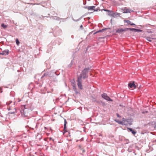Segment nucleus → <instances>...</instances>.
I'll return each mask as SVG.
<instances>
[{
	"instance_id": "412c9836",
	"label": "nucleus",
	"mask_w": 156,
	"mask_h": 156,
	"mask_svg": "<svg viewBox=\"0 0 156 156\" xmlns=\"http://www.w3.org/2000/svg\"><path fill=\"white\" fill-rule=\"evenodd\" d=\"M80 28H83V27L82 25H81L80 26Z\"/></svg>"
},
{
	"instance_id": "a211bd4d",
	"label": "nucleus",
	"mask_w": 156,
	"mask_h": 156,
	"mask_svg": "<svg viewBox=\"0 0 156 156\" xmlns=\"http://www.w3.org/2000/svg\"><path fill=\"white\" fill-rule=\"evenodd\" d=\"M117 116L118 117H120V116L118 114H117Z\"/></svg>"
},
{
	"instance_id": "4468645a",
	"label": "nucleus",
	"mask_w": 156,
	"mask_h": 156,
	"mask_svg": "<svg viewBox=\"0 0 156 156\" xmlns=\"http://www.w3.org/2000/svg\"><path fill=\"white\" fill-rule=\"evenodd\" d=\"M16 44L18 45H19L20 42L18 39H16Z\"/></svg>"
},
{
	"instance_id": "f03ea898",
	"label": "nucleus",
	"mask_w": 156,
	"mask_h": 156,
	"mask_svg": "<svg viewBox=\"0 0 156 156\" xmlns=\"http://www.w3.org/2000/svg\"><path fill=\"white\" fill-rule=\"evenodd\" d=\"M102 97L108 101H112L113 100L110 98L107 95V94L104 93L101 95Z\"/></svg>"
},
{
	"instance_id": "ddd939ff",
	"label": "nucleus",
	"mask_w": 156,
	"mask_h": 156,
	"mask_svg": "<svg viewBox=\"0 0 156 156\" xmlns=\"http://www.w3.org/2000/svg\"><path fill=\"white\" fill-rule=\"evenodd\" d=\"M1 26L4 29H5L7 28L8 26L4 24V23H2L1 24Z\"/></svg>"
},
{
	"instance_id": "9d476101",
	"label": "nucleus",
	"mask_w": 156,
	"mask_h": 156,
	"mask_svg": "<svg viewBox=\"0 0 156 156\" xmlns=\"http://www.w3.org/2000/svg\"><path fill=\"white\" fill-rule=\"evenodd\" d=\"M124 21L126 23H127L128 24H130L131 25H135V24L133 23H132L129 20H125Z\"/></svg>"
},
{
	"instance_id": "7ed1b4c3",
	"label": "nucleus",
	"mask_w": 156,
	"mask_h": 156,
	"mask_svg": "<svg viewBox=\"0 0 156 156\" xmlns=\"http://www.w3.org/2000/svg\"><path fill=\"white\" fill-rule=\"evenodd\" d=\"M20 112L22 116L23 117H26L27 116L28 113L27 112L26 109H21L20 110Z\"/></svg>"
},
{
	"instance_id": "393cba45",
	"label": "nucleus",
	"mask_w": 156,
	"mask_h": 156,
	"mask_svg": "<svg viewBox=\"0 0 156 156\" xmlns=\"http://www.w3.org/2000/svg\"><path fill=\"white\" fill-rule=\"evenodd\" d=\"M149 41H151V40H148Z\"/></svg>"
},
{
	"instance_id": "6e6552de",
	"label": "nucleus",
	"mask_w": 156,
	"mask_h": 156,
	"mask_svg": "<svg viewBox=\"0 0 156 156\" xmlns=\"http://www.w3.org/2000/svg\"><path fill=\"white\" fill-rule=\"evenodd\" d=\"M9 51L8 50L4 51L0 54V55H6L9 54Z\"/></svg>"
},
{
	"instance_id": "20e7f679",
	"label": "nucleus",
	"mask_w": 156,
	"mask_h": 156,
	"mask_svg": "<svg viewBox=\"0 0 156 156\" xmlns=\"http://www.w3.org/2000/svg\"><path fill=\"white\" fill-rule=\"evenodd\" d=\"M77 85L80 89H82V85L81 84L82 80L81 79V78H78V80L77 81Z\"/></svg>"
},
{
	"instance_id": "1a4fd4ad",
	"label": "nucleus",
	"mask_w": 156,
	"mask_h": 156,
	"mask_svg": "<svg viewBox=\"0 0 156 156\" xmlns=\"http://www.w3.org/2000/svg\"><path fill=\"white\" fill-rule=\"evenodd\" d=\"M95 7V6H89L88 7H85V8L87 9L88 10H94V9Z\"/></svg>"
},
{
	"instance_id": "39448f33",
	"label": "nucleus",
	"mask_w": 156,
	"mask_h": 156,
	"mask_svg": "<svg viewBox=\"0 0 156 156\" xmlns=\"http://www.w3.org/2000/svg\"><path fill=\"white\" fill-rule=\"evenodd\" d=\"M128 28H125L124 29H123L122 28L118 29L116 31V33H120L122 32H125L128 30Z\"/></svg>"
},
{
	"instance_id": "f8f14e48",
	"label": "nucleus",
	"mask_w": 156,
	"mask_h": 156,
	"mask_svg": "<svg viewBox=\"0 0 156 156\" xmlns=\"http://www.w3.org/2000/svg\"><path fill=\"white\" fill-rule=\"evenodd\" d=\"M116 122L120 124H122V125H125V123H124V122H123L122 121L118 120V121H116Z\"/></svg>"
},
{
	"instance_id": "b1692460",
	"label": "nucleus",
	"mask_w": 156,
	"mask_h": 156,
	"mask_svg": "<svg viewBox=\"0 0 156 156\" xmlns=\"http://www.w3.org/2000/svg\"><path fill=\"white\" fill-rule=\"evenodd\" d=\"M99 31H97V32L95 33H98Z\"/></svg>"
},
{
	"instance_id": "423d86ee",
	"label": "nucleus",
	"mask_w": 156,
	"mask_h": 156,
	"mask_svg": "<svg viewBox=\"0 0 156 156\" xmlns=\"http://www.w3.org/2000/svg\"><path fill=\"white\" fill-rule=\"evenodd\" d=\"M128 86L130 88L133 89H134L136 87V85L134 84V82L133 81L132 83H129L128 84Z\"/></svg>"
},
{
	"instance_id": "9b49d317",
	"label": "nucleus",
	"mask_w": 156,
	"mask_h": 156,
	"mask_svg": "<svg viewBox=\"0 0 156 156\" xmlns=\"http://www.w3.org/2000/svg\"><path fill=\"white\" fill-rule=\"evenodd\" d=\"M127 129L129 130L131 132L133 135H135L136 133V131H134L133 130V129L131 128H127Z\"/></svg>"
},
{
	"instance_id": "dca6fc26",
	"label": "nucleus",
	"mask_w": 156,
	"mask_h": 156,
	"mask_svg": "<svg viewBox=\"0 0 156 156\" xmlns=\"http://www.w3.org/2000/svg\"><path fill=\"white\" fill-rule=\"evenodd\" d=\"M66 124H64V129L65 131V132H66Z\"/></svg>"
},
{
	"instance_id": "4be33fe9",
	"label": "nucleus",
	"mask_w": 156,
	"mask_h": 156,
	"mask_svg": "<svg viewBox=\"0 0 156 156\" xmlns=\"http://www.w3.org/2000/svg\"><path fill=\"white\" fill-rule=\"evenodd\" d=\"M154 128L156 129V123L155 124V126H154Z\"/></svg>"
},
{
	"instance_id": "2eb2a0df",
	"label": "nucleus",
	"mask_w": 156,
	"mask_h": 156,
	"mask_svg": "<svg viewBox=\"0 0 156 156\" xmlns=\"http://www.w3.org/2000/svg\"><path fill=\"white\" fill-rule=\"evenodd\" d=\"M122 122L125 123V122H128V119H125L124 118H123L122 119Z\"/></svg>"
},
{
	"instance_id": "5701e85b",
	"label": "nucleus",
	"mask_w": 156,
	"mask_h": 156,
	"mask_svg": "<svg viewBox=\"0 0 156 156\" xmlns=\"http://www.w3.org/2000/svg\"><path fill=\"white\" fill-rule=\"evenodd\" d=\"M104 10L106 11H109L108 10L104 9Z\"/></svg>"
},
{
	"instance_id": "f257e3e1",
	"label": "nucleus",
	"mask_w": 156,
	"mask_h": 156,
	"mask_svg": "<svg viewBox=\"0 0 156 156\" xmlns=\"http://www.w3.org/2000/svg\"><path fill=\"white\" fill-rule=\"evenodd\" d=\"M89 70V68L85 69L82 71V73L80 75V77H78V78H81V79L82 77L83 79H85L87 77L86 74Z\"/></svg>"
},
{
	"instance_id": "0eeeda50",
	"label": "nucleus",
	"mask_w": 156,
	"mask_h": 156,
	"mask_svg": "<svg viewBox=\"0 0 156 156\" xmlns=\"http://www.w3.org/2000/svg\"><path fill=\"white\" fill-rule=\"evenodd\" d=\"M128 30H129L130 31H134L135 32H141L142 31V30H140L136 29H135V28H128Z\"/></svg>"
},
{
	"instance_id": "f3484780",
	"label": "nucleus",
	"mask_w": 156,
	"mask_h": 156,
	"mask_svg": "<svg viewBox=\"0 0 156 156\" xmlns=\"http://www.w3.org/2000/svg\"><path fill=\"white\" fill-rule=\"evenodd\" d=\"M3 92L2 88V87H0V93H2Z\"/></svg>"
},
{
	"instance_id": "6ab92c4d",
	"label": "nucleus",
	"mask_w": 156,
	"mask_h": 156,
	"mask_svg": "<svg viewBox=\"0 0 156 156\" xmlns=\"http://www.w3.org/2000/svg\"><path fill=\"white\" fill-rule=\"evenodd\" d=\"M103 107H104L105 106V103H103Z\"/></svg>"
},
{
	"instance_id": "aec40b11",
	"label": "nucleus",
	"mask_w": 156,
	"mask_h": 156,
	"mask_svg": "<svg viewBox=\"0 0 156 156\" xmlns=\"http://www.w3.org/2000/svg\"><path fill=\"white\" fill-rule=\"evenodd\" d=\"M64 124H66V125L67 124V122H66V120H65Z\"/></svg>"
}]
</instances>
